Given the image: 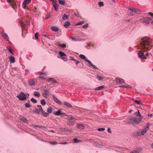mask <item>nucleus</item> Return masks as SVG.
I'll return each mask as SVG.
<instances>
[{
    "instance_id": "1",
    "label": "nucleus",
    "mask_w": 153,
    "mask_h": 153,
    "mask_svg": "<svg viewBox=\"0 0 153 153\" xmlns=\"http://www.w3.org/2000/svg\"><path fill=\"white\" fill-rule=\"evenodd\" d=\"M142 40L140 43L141 49L146 51H149L152 48L149 44L150 39L145 37L142 38Z\"/></svg>"
},
{
    "instance_id": "2",
    "label": "nucleus",
    "mask_w": 153,
    "mask_h": 153,
    "mask_svg": "<svg viewBox=\"0 0 153 153\" xmlns=\"http://www.w3.org/2000/svg\"><path fill=\"white\" fill-rule=\"evenodd\" d=\"M142 117H140L138 119L135 117H131L126 120V123L127 124H132L135 125L138 124L142 120Z\"/></svg>"
},
{
    "instance_id": "3",
    "label": "nucleus",
    "mask_w": 153,
    "mask_h": 153,
    "mask_svg": "<svg viewBox=\"0 0 153 153\" xmlns=\"http://www.w3.org/2000/svg\"><path fill=\"white\" fill-rule=\"evenodd\" d=\"M67 123L70 126H73L75 124L76 119L71 116L67 118Z\"/></svg>"
},
{
    "instance_id": "4",
    "label": "nucleus",
    "mask_w": 153,
    "mask_h": 153,
    "mask_svg": "<svg viewBox=\"0 0 153 153\" xmlns=\"http://www.w3.org/2000/svg\"><path fill=\"white\" fill-rule=\"evenodd\" d=\"M28 94H24L23 92H21L19 95H18L16 97L18 98L19 100H24L26 99L27 97H28Z\"/></svg>"
},
{
    "instance_id": "5",
    "label": "nucleus",
    "mask_w": 153,
    "mask_h": 153,
    "mask_svg": "<svg viewBox=\"0 0 153 153\" xmlns=\"http://www.w3.org/2000/svg\"><path fill=\"white\" fill-rule=\"evenodd\" d=\"M145 51H140L138 52V56L139 58L140 59H144L146 58L144 53Z\"/></svg>"
},
{
    "instance_id": "6",
    "label": "nucleus",
    "mask_w": 153,
    "mask_h": 153,
    "mask_svg": "<svg viewBox=\"0 0 153 153\" xmlns=\"http://www.w3.org/2000/svg\"><path fill=\"white\" fill-rule=\"evenodd\" d=\"M149 124L148 123L146 124V126L145 127L144 129H143L140 133V134L142 135H144L146 133L148 130L149 128Z\"/></svg>"
},
{
    "instance_id": "7",
    "label": "nucleus",
    "mask_w": 153,
    "mask_h": 153,
    "mask_svg": "<svg viewBox=\"0 0 153 153\" xmlns=\"http://www.w3.org/2000/svg\"><path fill=\"white\" fill-rule=\"evenodd\" d=\"M59 54L62 59L65 61H67V59L66 57V54L61 51L59 52Z\"/></svg>"
},
{
    "instance_id": "8",
    "label": "nucleus",
    "mask_w": 153,
    "mask_h": 153,
    "mask_svg": "<svg viewBox=\"0 0 153 153\" xmlns=\"http://www.w3.org/2000/svg\"><path fill=\"white\" fill-rule=\"evenodd\" d=\"M114 81L116 83L118 84H123L124 83V81L123 79L118 77L116 78Z\"/></svg>"
},
{
    "instance_id": "9",
    "label": "nucleus",
    "mask_w": 153,
    "mask_h": 153,
    "mask_svg": "<svg viewBox=\"0 0 153 153\" xmlns=\"http://www.w3.org/2000/svg\"><path fill=\"white\" fill-rule=\"evenodd\" d=\"M85 61L87 62L88 63V65L90 67L94 69H97L96 67L93 64V63L91 62V61L90 60L88 59H85Z\"/></svg>"
},
{
    "instance_id": "10",
    "label": "nucleus",
    "mask_w": 153,
    "mask_h": 153,
    "mask_svg": "<svg viewBox=\"0 0 153 153\" xmlns=\"http://www.w3.org/2000/svg\"><path fill=\"white\" fill-rule=\"evenodd\" d=\"M31 1V0H24L22 3V7L25 9L27 4H29Z\"/></svg>"
},
{
    "instance_id": "11",
    "label": "nucleus",
    "mask_w": 153,
    "mask_h": 153,
    "mask_svg": "<svg viewBox=\"0 0 153 153\" xmlns=\"http://www.w3.org/2000/svg\"><path fill=\"white\" fill-rule=\"evenodd\" d=\"M53 114L56 116H59L60 115H62L64 116L65 115V113H61L59 110L57 111H55L53 112Z\"/></svg>"
},
{
    "instance_id": "12",
    "label": "nucleus",
    "mask_w": 153,
    "mask_h": 153,
    "mask_svg": "<svg viewBox=\"0 0 153 153\" xmlns=\"http://www.w3.org/2000/svg\"><path fill=\"white\" fill-rule=\"evenodd\" d=\"M129 10L130 11H132L133 12L135 13H137L139 14H140L141 13L140 10L137 9H135L133 7H132L131 8L129 9Z\"/></svg>"
},
{
    "instance_id": "13",
    "label": "nucleus",
    "mask_w": 153,
    "mask_h": 153,
    "mask_svg": "<svg viewBox=\"0 0 153 153\" xmlns=\"http://www.w3.org/2000/svg\"><path fill=\"white\" fill-rule=\"evenodd\" d=\"M3 37L6 40L8 41L9 40V38L8 36L6 33H1Z\"/></svg>"
},
{
    "instance_id": "14",
    "label": "nucleus",
    "mask_w": 153,
    "mask_h": 153,
    "mask_svg": "<svg viewBox=\"0 0 153 153\" xmlns=\"http://www.w3.org/2000/svg\"><path fill=\"white\" fill-rule=\"evenodd\" d=\"M53 98L54 101L58 104H60L61 103L59 100L54 95H53Z\"/></svg>"
},
{
    "instance_id": "15",
    "label": "nucleus",
    "mask_w": 153,
    "mask_h": 153,
    "mask_svg": "<svg viewBox=\"0 0 153 153\" xmlns=\"http://www.w3.org/2000/svg\"><path fill=\"white\" fill-rule=\"evenodd\" d=\"M77 127L80 129H83L84 128V125L82 124H78L77 125Z\"/></svg>"
},
{
    "instance_id": "16",
    "label": "nucleus",
    "mask_w": 153,
    "mask_h": 153,
    "mask_svg": "<svg viewBox=\"0 0 153 153\" xmlns=\"http://www.w3.org/2000/svg\"><path fill=\"white\" fill-rule=\"evenodd\" d=\"M43 93V96L45 97H47V95L49 94V92L47 89H45Z\"/></svg>"
},
{
    "instance_id": "17",
    "label": "nucleus",
    "mask_w": 153,
    "mask_h": 153,
    "mask_svg": "<svg viewBox=\"0 0 153 153\" xmlns=\"http://www.w3.org/2000/svg\"><path fill=\"white\" fill-rule=\"evenodd\" d=\"M47 81L48 82H50L51 84L53 83L56 82V81L55 79L53 78H49L48 79Z\"/></svg>"
},
{
    "instance_id": "18",
    "label": "nucleus",
    "mask_w": 153,
    "mask_h": 153,
    "mask_svg": "<svg viewBox=\"0 0 153 153\" xmlns=\"http://www.w3.org/2000/svg\"><path fill=\"white\" fill-rule=\"evenodd\" d=\"M141 148H138L133 150L132 152H131L130 153H139L141 151Z\"/></svg>"
},
{
    "instance_id": "19",
    "label": "nucleus",
    "mask_w": 153,
    "mask_h": 153,
    "mask_svg": "<svg viewBox=\"0 0 153 153\" xmlns=\"http://www.w3.org/2000/svg\"><path fill=\"white\" fill-rule=\"evenodd\" d=\"M71 25V23L68 21H66L64 24V25L66 28L68 27Z\"/></svg>"
},
{
    "instance_id": "20",
    "label": "nucleus",
    "mask_w": 153,
    "mask_h": 153,
    "mask_svg": "<svg viewBox=\"0 0 153 153\" xmlns=\"http://www.w3.org/2000/svg\"><path fill=\"white\" fill-rule=\"evenodd\" d=\"M52 30L53 31L55 32H57L58 31L59 28L56 26H52L51 27Z\"/></svg>"
},
{
    "instance_id": "21",
    "label": "nucleus",
    "mask_w": 153,
    "mask_h": 153,
    "mask_svg": "<svg viewBox=\"0 0 153 153\" xmlns=\"http://www.w3.org/2000/svg\"><path fill=\"white\" fill-rule=\"evenodd\" d=\"M97 79L100 81H104L108 79V78H104L103 77H97Z\"/></svg>"
},
{
    "instance_id": "22",
    "label": "nucleus",
    "mask_w": 153,
    "mask_h": 153,
    "mask_svg": "<svg viewBox=\"0 0 153 153\" xmlns=\"http://www.w3.org/2000/svg\"><path fill=\"white\" fill-rule=\"evenodd\" d=\"M9 61L10 63H14L15 62V58L14 57L11 56L9 58Z\"/></svg>"
},
{
    "instance_id": "23",
    "label": "nucleus",
    "mask_w": 153,
    "mask_h": 153,
    "mask_svg": "<svg viewBox=\"0 0 153 153\" xmlns=\"http://www.w3.org/2000/svg\"><path fill=\"white\" fill-rule=\"evenodd\" d=\"M41 113L42 114L45 116L47 117L48 115V114L43 110H42Z\"/></svg>"
},
{
    "instance_id": "24",
    "label": "nucleus",
    "mask_w": 153,
    "mask_h": 153,
    "mask_svg": "<svg viewBox=\"0 0 153 153\" xmlns=\"http://www.w3.org/2000/svg\"><path fill=\"white\" fill-rule=\"evenodd\" d=\"M53 111V108L51 107H49L47 109V111L48 114H51Z\"/></svg>"
},
{
    "instance_id": "25",
    "label": "nucleus",
    "mask_w": 153,
    "mask_h": 153,
    "mask_svg": "<svg viewBox=\"0 0 153 153\" xmlns=\"http://www.w3.org/2000/svg\"><path fill=\"white\" fill-rule=\"evenodd\" d=\"M42 110H40V109H38L37 108H35L34 109L35 112L38 114H40L41 113Z\"/></svg>"
},
{
    "instance_id": "26",
    "label": "nucleus",
    "mask_w": 153,
    "mask_h": 153,
    "mask_svg": "<svg viewBox=\"0 0 153 153\" xmlns=\"http://www.w3.org/2000/svg\"><path fill=\"white\" fill-rule=\"evenodd\" d=\"M69 17L68 15H67L66 14H64L62 17V19L63 20H66L68 19Z\"/></svg>"
},
{
    "instance_id": "27",
    "label": "nucleus",
    "mask_w": 153,
    "mask_h": 153,
    "mask_svg": "<svg viewBox=\"0 0 153 153\" xmlns=\"http://www.w3.org/2000/svg\"><path fill=\"white\" fill-rule=\"evenodd\" d=\"M64 104L66 106H68V107L69 108H71L72 107L71 105L69 102H65Z\"/></svg>"
},
{
    "instance_id": "28",
    "label": "nucleus",
    "mask_w": 153,
    "mask_h": 153,
    "mask_svg": "<svg viewBox=\"0 0 153 153\" xmlns=\"http://www.w3.org/2000/svg\"><path fill=\"white\" fill-rule=\"evenodd\" d=\"M28 83L31 86H33L35 85L34 81L31 80H30L28 81Z\"/></svg>"
},
{
    "instance_id": "29",
    "label": "nucleus",
    "mask_w": 153,
    "mask_h": 153,
    "mask_svg": "<svg viewBox=\"0 0 153 153\" xmlns=\"http://www.w3.org/2000/svg\"><path fill=\"white\" fill-rule=\"evenodd\" d=\"M143 22L144 23H145L146 25H148L149 24V21L148 20V19H147L146 18L143 21Z\"/></svg>"
},
{
    "instance_id": "30",
    "label": "nucleus",
    "mask_w": 153,
    "mask_h": 153,
    "mask_svg": "<svg viewBox=\"0 0 153 153\" xmlns=\"http://www.w3.org/2000/svg\"><path fill=\"white\" fill-rule=\"evenodd\" d=\"M59 4L62 5H64L65 4V0H58Z\"/></svg>"
},
{
    "instance_id": "31",
    "label": "nucleus",
    "mask_w": 153,
    "mask_h": 153,
    "mask_svg": "<svg viewBox=\"0 0 153 153\" xmlns=\"http://www.w3.org/2000/svg\"><path fill=\"white\" fill-rule=\"evenodd\" d=\"M105 88V86L104 85H101L99 87L96 88L95 89L96 90H102Z\"/></svg>"
},
{
    "instance_id": "32",
    "label": "nucleus",
    "mask_w": 153,
    "mask_h": 153,
    "mask_svg": "<svg viewBox=\"0 0 153 153\" xmlns=\"http://www.w3.org/2000/svg\"><path fill=\"white\" fill-rule=\"evenodd\" d=\"M53 6L56 11H58L59 10V7L56 4H53Z\"/></svg>"
},
{
    "instance_id": "33",
    "label": "nucleus",
    "mask_w": 153,
    "mask_h": 153,
    "mask_svg": "<svg viewBox=\"0 0 153 153\" xmlns=\"http://www.w3.org/2000/svg\"><path fill=\"white\" fill-rule=\"evenodd\" d=\"M33 94L35 96L37 97H39L40 96V93L38 91L34 92Z\"/></svg>"
},
{
    "instance_id": "34",
    "label": "nucleus",
    "mask_w": 153,
    "mask_h": 153,
    "mask_svg": "<svg viewBox=\"0 0 153 153\" xmlns=\"http://www.w3.org/2000/svg\"><path fill=\"white\" fill-rule=\"evenodd\" d=\"M134 115L137 117H140L141 116V114L140 113L139 110H138L137 112H135Z\"/></svg>"
},
{
    "instance_id": "35",
    "label": "nucleus",
    "mask_w": 153,
    "mask_h": 153,
    "mask_svg": "<svg viewBox=\"0 0 153 153\" xmlns=\"http://www.w3.org/2000/svg\"><path fill=\"white\" fill-rule=\"evenodd\" d=\"M21 120L23 121L24 123H28V120L25 119V118L23 117L21 119Z\"/></svg>"
},
{
    "instance_id": "36",
    "label": "nucleus",
    "mask_w": 153,
    "mask_h": 153,
    "mask_svg": "<svg viewBox=\"0 0 153 153\" xmlns=\"http://www.w3.org/2000/svg\"><path fill=\"white\" fill-rule=\"evenodd\" d=\"M41 104L42 105H45L46 104V102L44 100H42L40 101Z\"/></svg>"
},
{
    "instance_id": "37",
    "label": "nucleus",
    "mask_w": 153,
    "mask_h": 153,
    "mask_svg": "<svg viewBox=\"0 0 153 153\" xmlns=\"http://www.w3.org/2000/svg\"><path fill=\"white\" fill-rule=\"evenodd\" d=\"M132 100H133L135 102L137 103V105H142V104L141 103V102L140 101H138L136 100H134V99H132Z\"/></svg>"
},
{
    "instance_id": "38",
    "label": "nucleus",
    "mask_w": 153,
    "mask_h": 153,
    "mask_svg": "<svg viewBox=\"0 0 153 153\" xmlns=\"http://www.w3.org/2000/svg\"><path fill=\"white\" fill-rule=\"evenodd\" d=\"M46 75H47V73L46 72L42 73L39 75L40 76H41V77L44 76H46Z\"/></svg>"
},
{
    "instance_id": "39",
    "label": "nucleus",
    "mask_w": 153,
    "mask_h": 153,
    "mask_svg": "<svg viewBox=\"0 0 153 153\" xmlns=\"http://www.w3.org/2000/svg\"><path fill=\"white\" fill-rule=\"evenodd\" d=\"M79 57L82 59H86V57L85 55H84L83 54H81L79 55Z\"/></svg>"
},
{
    "instance_id": "40",
    "label": "nucleus",
    "mask_w": 153,
    "mask_h": 153,
    "mask_svg": "<svg viewBox=\"0 0 153 153\" xmlns=\"http://www.w3.org/2000/svg\"><path fill=\"white\" fill-rule=\"evenodd\" d=\"M119 87H120V88L124 87V88H131V86L130 85L127 86V85H121L119 86Z\"/></svg>"
},
{
    "instance_id": "41",
    "label": "nucleus",
    "mask_w": 153,
    "mask_h": 153,
    "mask_svg": "<svg viewBox=\"0 0 153 153\" xmlns=\"http://www.w3.org/2000/svg\"><path fill=\"white\" fill-rule=\"evenodd\" d=\"M31 126L33 127H38L39 128H42L44 127V126H36V125H32Z\"/></svg>"
},
{
    "instance_id": "42",
    "label": "nucleus",
    "mask_w": 153,
    "mask_h": 153,
    "mask_svg": "<svg viewBox=\"0 0 153 153\" xmlns=\"http://www.w3.org/2000/svg\"><path fill=\"white\" fill-rule=\"evenodd\" d=\"M30 100L33 103H36L37 102V100L33 98H32Z\"/></svg>"
},
{
    "instance_id": "43",
    "label": "nucleus",
    "mask_w": 153,
    "mask_h": 153,
    "mask_svg": "<svg viewBox=\"0 0 153 153\" xmlns=\"http://www.w3.org/2000/svg\"><path fill=\"white\" fill-rule=\"evenodd\" d=\"M59 45L63 48H65L66 46V45L64 44H60Z\"/></svg>"
},
{
    "instance_id": "44",
    "label": "nucleus",
    "mask_w": 153,
    "mask_h": 153,
    "mask_svg": "<svg viewBox=\"0 0 153 153\" xmlns=\"http://www.w3.org/2000/svg\"><path fill=\"white\" fill-rule=\"evenodd\" d=\"M84 22L82 21H81L78 22L77 24H76V25H80L84 23Z\"/></svg>"
},
{
    "instance_id": "45",
    "label": "nucleus",
    "mask_w": 153,
    "mask_h": 153,
    "mask_svg": "<svg viewBox=\"0 0 153 153\" xmlns=\"http://www.w3.org/2000/svg\"><path fill=\"white\" fill-rule=\"evenodd\" d=\"M73 141L75 143H78L79 142H80V141L78 140V139L76 138H75L73 139Z\"/></svg>"
},
{
    "instance_id": "46",
    "label": "nucleus",
    "mask_w": 153,
    "mask_h": 153,
    "mask_svg": "<svg viewBox=\"0 0 153 153\" xmlns=\"http://www.w3.org/2000/svg\"><path fill=\"white\" fill-rule=\"evenodd\" d=\"M50 143L52 145H56L58 144V143L56 142H50Z\"/></svg>"
},
{
    "instance_id": "47",
    "label": "nucleus",
    "mask_w": 153,
    "mask_h": 153,
    "mask_svg": "<svg viewBox=\"0 0 153 153\" xmlns=\"http://www.w3.org/2000/svg\"><path fill=\"white\" fill-rule=\"evenodd\" d=\"M25 105L26 108H29L31 107V105L29 103H26L25 104Z\"/></svg>"
},
{
    "instance_id": "48",
    "label": "nucleus",
    "mask_w": 153,
    "mask_h": 153,
    "mask_svg": "<svg viewBox=\"0 0 153 153\" xmlns=\"http://www.w3.org/2000/svg\"><path fill=\"white\" fill-rule=\"evenodd\" d=\"M105 130V128H100L97 129V130L100 131H103Z\"/></svg>"
},
{
    "instance_id": "49",
    "label": "nucleus",
    "mask_w": 153,
    "mask_h": 153,
    "mask_svg": "<svg viewBox=\"0 0 153 153\" xmlns=\"http://www.w3.org/2000/svg\"><path fill=\"white\" fill-rule=\"evenodd\" d=\"M88 27V24L87 23L85 25H83L82 26V27L83 28H86Z\"/></svg>"
},
{
    "instance_id": "50",
    "label": "nucleus",
    "mask_w": 153,
    "mask_h": 153,
    "mask_svg": "<svg viewBox=\"0 0 153 153\" xmlns=\"http://www.w3.org/2000/svg\"><path fill=\"white\" fill-rule=\"evenodd\" d=\"M39 33L38 32H37L35 34V37L36 39H38V36L39 34Z\"/></svg>"
},
{
    "instance_id": "51",
    "label": "nucleus",
    "mask_w": 153,
    "mask_h": 153,
    "mask_svg": "<svg viewBox=\"0 0 153 153\" xmlns=\"http://www.w3.org/2000/svg\"><path fill=\"white\" fill-rule=\"evenodd\" d=\"M8 51H9L11 53V54L13 55H14V54H13V52H12V50L10 49V48H9V49H8Z\"/></svg>"
},
{
    "instance_id": "52",
    "label": "nucleus",
    "mask_w": 153,
    "mask_h": 153,
    "mask_svg": "<svg viewBox=\"0 0 153 153\" xmlns=\"http://www.w3.org/2000/svg\"><path fill=\"white\" fill-rule=\"evenodd\" d=\"M74 62L76 65H77L78 63H79V61L78 60H76L75 59H74Z\"/></svg>"
},
{
    "instance_id": "53",
    "label": "nucleus",
    "mask_w": 153,
    "mask_h": 153,
    "mask_svg": "<svg viewBox=\"0 0 153 153\" xmlns=\"http://www.w3.org/2000/svg\"><path fill=\"white\" fill-rule=\"evenodd\" d=\"M37 106L39 108V109H40V110H42L43 109L41 105H38Z\"/></svg>"
},
{
    "instance_id": "54",
    "label": "nucleus",
    "mask_w": 153,
    "mask_h": 153,
    "mask_svg": "<svg viewBox=\"0 0 153 153\" xmlns=\"http://www.w3.org/2000/svg\"><path fill=\"white\" fill-rule=\"evenodd\" d=\"M39 79L40 80H44L45 79V78L44 77H39Z\"/></svg>"
},
{
    "instance_id": "55",
    "label": "nucleus",
    "mask_w": 153,
    "mask_h": 153,
    "mask_svg": "<svg viewBox=\"0 0 153 153\" xmlns=\"http://www.w3.org/2000/svg\"><path fill=\"white\" fill-rule=\"evenodd\" d=\"M56 35H57V36H60L61 35V32H57V34Z\"/></svg>"
},
{
    "instance_id": "56",
    "label": "nucleus",
    "mask_w": 153,
    "mask_h": 153,
    "mask_svg": "<svg viewBox=\"0 0 153 153\" xmlns=\"http://www.w3.org/2000/svg\"><path fill=\"white\" fill-rule=\"evenodd\" d=\"M71 38L72 39V40L73 41L76 40H77V39L75 37H71Z\"/></svg>"
},
{
    "instance_id": "57",
    "label": "nucleus",
    "mask_w": 153,
    "mask_h": 153,
    "mask_svg": "<svg viewBox=\"0 0 153 153\" xmlns=\"http://www.w3.org/2000/svg\"><path fill=\"white\" fill-rule=\"evenodd\" d=\"M70 59L71 60L74 61L75 59L74 58V57L72 56H70Z\"/></svg>"
},
{
    "instance_id": "58",
    "label": "nucleus",
    "mask_w": 153,
    "mask_h": 153,
    "mask_svg": "<svg viewBox=\"0 0 153 153\" xmlns=\"http://www.w3.org/2000/svg\"><path fill=\"white\" fill-rule=\"evenodd\" d=\"M67 143H67V142H64L61 143L60 144H63V145H65V144H67Z\"/></svg>"
},
{
    "instance_id": "59",
    "label": "nucleus",
    "mask_w": 153,
    "mask_h": 153,
    "mask_svg": "<svg viewBox=\"0 0 153 153\" xmlns=\"http://www.w3.org/2000/svg\"><path fill=\"white\" fill-rule=\"evenodd\" d=\"M43 36H45L46 38L48 39H50V38L46 35H44Z\"/></svg>"
},
{
    "instance_id": "60",
    "label": "nucleus",
    "mask_w": 153,
    "mask_h": 153,
    "mask_svg": "<svg viewBox=\"0 0 153 153\" xmlns=\"http://www.w3.org/2000/svg\"><path fill=\"white\" fill-rule=\"evenodd\" d=\"M107 131H108V132L109 133H111V129L109 128H108V129H107Z\"/></svg>"
},
{
    "instance_id": "61",
    "label": "nucleus",
    "mask_w": 153,
    "mask_h": 153,
    "mask_svg": "<svg viewBox=\"0 0 153 153\" xmlns=\"http://www.w3.org/2000/svg\"><path fill=\"white\" fill-rule=\"evenodd\" d=\"M148 14L151 16V17L152 16V15L153 14V13L151 12H149L148 13Z\"/></svg>"
},
{
    "instance_id": "62",
    "label": "nucleus",
    "mask_w": 153,
    "mask_h": 153,
    "mask_svg": "<svg viewBox=\"0 0 153 153\" xmlns=\"http://www.w3.org/2000/svg\"><path fill=\"white\" fill-rule=\"evenodd\" d=\"M149 55V53L147 52V53H146V54H145V56H148Z\"/></svg>"
},
{
    "instance_id": "63",
    "label": "nucleus",
    "mask_w": 153,
    "mask_h": 153,
    "mask_svg": "<svg viewBox=\"0 0 153 153\" xmlns=\"http://www.w3.org/2000/svg\"><path fill=\"white\" fill-rule=\"evenodd\" d=\"M74 15L75 16H77V17H79V15L78 14H78H77L76 13H74Z\"/></svg>"
},
{
    "instance_id": "64",
    "label": "nucleus",
    "mask_w": 153,
    "mask_h": 153,
    "mask_svg": "<svg viewBox=\"0 0 153 153\" xmlns=\"http://www.w3.org/2000/svg\"><path fill=\"white\" fill-rule=\"evenodd\" d=\"M148 116L149 117H152L153 116V115L152 114H149Z\"/></svg>"
}]
</instances>
